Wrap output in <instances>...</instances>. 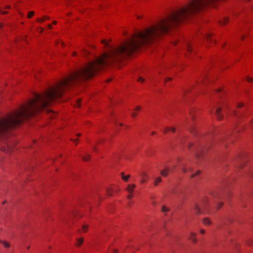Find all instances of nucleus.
<instances>
[{
    "instance_id": "1",
    "label": "nucleus",
    "mask_w": 253,
    "mask_h": 253,
    "mask_svg": "<svg viewBox=\"0 0 253 253\" xmlns=\"http://www.w3.org/2000/svg\"><path fill=\"white\" fill-rule=\"evenodd\" d=\"M222 109L225 111V112L227 113L229 108L227 104H223L222 105V108L220 107H219L216 109L215 114L216 116L217 119L219 120H221L223 119V116L221 115V112L222 110Z\"/></svg>"
},
{
    "instance_id": "2",
    "label": "nucleus",
    "mask_w": 253,
    "mask_h": 253,
    "mask_svg": "<svg viewBox=\"0 0 253 253\" xmlns=\"http://www.w3.org/2000/svg\"><path fill=\"white\" fill-rule=\"evenodd\" d=\"M173 171V168L171 169L170 168L167 167L165 168L164 170L161 171V174L163 176H167L168 174L171 172Z\"/></svg>"
},
{
    "instance_id": "3",
    "label": "nucleus",
    "mask_w": 253,
    "mask_h": 253,
    "mask_svg": "<svg viewBox=\"0 0 253 253\" xmlns=\"http://www.w3.org/2000/svg\"><path fill=\"white\" fill-rule=\"evenodd\" d=\"M140 176L141 177V183H142L145 182L148 179V175L145 172H142Z\"/></svg>"
},
{
    "instance_id": "4",
    "label": "nucleus",
    "mask_w": 253,
    "mask_h": 253,
    "mask_svg": "<svg viewBox=\"0 0 253 253\" xmlns=\"http://www.w3.org/2000/svg\"><path fill=\"white\" fill-rule=\"evenodd\" d=\"M135 187V185L134 184H129L128 185V186H127V187L126 188V190L128 192V193H132L134 188Z\"/></svg>"
},
{
    "instance_id": "5",
    "label": "nucleus",
    "mask_w": 253,
    "mask_h": 253,
    "mask_svg": "<svg viewBox=\"0 0 253 253\" xmlns=\"http://www.w3.org/2000/svg\"><path fill=\"white\" fill-rule=\"evenodd\" d=\"M141 110V107L138 106L135 108L133 112L131 114V116L133 118H135L137 116V113Z\"/></svg>"
},
{
    "instance_id": "6",
    "label": "nucleus",
    "mask_w": 253,
    "mask_h": 253,
    "mask_svg": "<svg viewBox=\"0 0 253 253\" xmlns=\"http://www.w3.org/2000/svg\"><path fill=\"white\" fill-rule=\"evenodd\" d=\"M88 225L87 224H83L82 227V229L78 230V232L79 234L81 233V232L83 233H85L88 229Z\"/></svg>"
},
{
    "instance_id": "7",
    "label": "nucleus",
    "mask_w": 253,
    "mask_h": 253,
    "mask_svg": "<svg viewBox=\"0 0 253 253\" xmlns=\"http://www.w3.org/2000/svg\"><path fill=\"white\" fill-rule=\"evenodd\" d=\"M2 151H5L7 153H11L12 152V148L9 146V144H7L6 147L3 146L1 148Z\"/></svg>"
},
{
    "instance_id": "8",
    "label": "nucleus",
    "mask_w": 253,
    "mask_h": 253,
    "mask_svg": "<svg viewBox=\"0 0 253 253\" xmlns=\"http://www.w3.org/2000/svg\"><path fill=\"white\" fill-rule=\"evenodd\" d=\"M175 131V128L174 127H166L164 130V133L167 134L169 131H171L172 133H174Z\"/></svg>"
},
{
    "instance_id": "9",
    "label": "nucleus",
    "mask_w": 253,
    "mask_h": 253,
    "mask_svg": "<svg viewBox=\"0 0 253 253\" xmlns=\"http://www.w3.org/2000/svg\"><path fill=\"white\" fill-rule=\"evenodd\" d=\"M248 33H249V30L248 29H246V30H244L243 32H242V34L241 36V40H242V41H244L247 35L248 34Z\"/></svg>"
},
{
    "instance_id": "10",
    "label": "nucleus",
    "mask_w": 253,
    "mask_h": 253,
    "mask_svg": "<svg viewBox=\"0 0 253 253\" xmlns=\"http://www.w3.org/2000/svg\"><path fill=\"white\" fill-rule=\"evenodd\" d=\"M184 46H185V48L187 51L191 52V43L189 42H186L184 43Z\"/></svg>"
},
{
    "instance_id": "11",
    "label": "nucleus",
    "mask_w": 253,
    "mask_h": 253,
    "mask_svg": "<svg viewBox=\"0 0 253 253\" xmlns=\"http://www.w3.org/2000/svg\"><path fill=\"white\" fill-rule=\"evenodd\" d=\"M202 222L203 224L205 226L210 225L211 224V221L210 219L208 217L204 218L203 219Z\"/></svg>"
},
{
    "instance_id": "12",
    "label": "nucleus",
    "mask_w": 253,
    "mask_h": 253,
    "mask_svg": "<svg viewBox=\"0 0 253 253\" xmlns=\"http://www.w3.org/2000/svg\"><path fill=\"white\" fill-rule=\"evenodd\" d=\"M189 239L192 240L193 242H196L197 240L196 239V234L193 232H191L190 235Z\"/></svg>"
},
{
    "instance_id": "13",
    "label": "nucleus",
    "mask_w": 253,
    "mask_h": 253,
    "mask_svg": "<svg viewBox=\"0 0 253 253\" xmlns=\"http://www.w3.org/2000/svg\"><path fill=\"white\" fill-rule=\"evenodd\" d=\"M229 22V18L228 17H224L222 20L220 21V24L224 25Z\"/></svg>"
},
{
    "instance_id": "14",
    "label": "nucleus",
    "mask_w": 253,
    "mask_h": 253,
    "mask_svg": "<svg viewBox=\"0 0 253 253\" xmlns=\"http://www.w3.org/2000/svg\"><path fill=\"white\" fill-rule=\"evenodd\" d=\"M84 239L82 238H78L76 241V246L79 247L83 243Z\"/></svg>"
},
{
    "instance_id": "15",
    "label": "nucleus",
    "mask_w": 253,
    "mask_h": 253,
    "mask_svg": "<svg viewBox=\"0 0 253 253\" xmlns=\"http://www.w3.org/2000/svg\"><path fill=\"white\" fill-rule=\"evenodd\" d=\"M49 19V17L44 16L42 18H39L37 19V22L42 23L46 20Z\"/></svg>"
},
{
    "instance_id": "16",
    "label": "nucleus",
    "mask_w": 253,
    "mask_h": 253,
    "mask_svg": "<svg viewBox=\"0 0 253 253\" xmlns=\"http://www.w3.org/2000/svg\"><path fill=\"white\" fill-rule=\"evenodd\" d=\"M212 34L209 33L206 35V40L208 42L210 43L211 41Z\"/></svg>"
},
{
    "instance_id": "17",
    "label": "nucleus",
    "mask_w": 253,
    "mask_h": 253,
    "mask_svg": "<svg viewBox=\"0 0 253 253\" xmlns=\"http://www.w3.org/2000/svg\"><path fill=\"white\" fill-rule=\"evenodd\" d=\"M81 99H78L76 101V103L74 104V106L75 108H78L80 107L81 106Z\"/></svg>"
},
{
    "instance_id": "18",
    "label": "nucleus",
    "mask_w": 253,
    "mask_h": 253,
    "mask_svg": "<svg viewBox=\"0 0 253 253\" xmlns=\"http://www.w3.org/2000/svg\"><path fill=\"white\" fill-rule=\"evenodd\" d=\"M122 178L125 181H127L128 178L130 177V175H127L126 176L124 175V173L123 172L121 173Z\"/></svg>"
},
{
    "instance_id": "19",
    "label": "nucleus",
    "mask_w": 253,
    "mask_h": 253,
    "mask_svg": "<svg viewBox=\"0 0 253 253\" xmlns=\"http://www.w3.org/2000/svg\"><path fill=\"white\" fill-rule=\"evenodd\" d=\"M162 181V179L160 177H158L156 178L155 182H154V185L155 186H157L159 183H160Z\"/></svg>"
},
{
    "instance_id": "20",
    "label": "nucleus",
    "mask_w": 253,
    "mask_h": 253,
    "mask_svg": "<svg viewBox=\"0 0 253 253\" xmlns=\"http://www.w3.org/2000/svg\"><path fill=\"white\" fill-rule=\"evenodd\" d=\"M82 54L84 56H87L89 54V52L86 49H83L82 51Z\"/></svg>"
},
{
    "instance_id": "21",
    "label": "nucleus",
    "mask_w": 253,
    "mask_h": 253,
    "mask_svg": "<svg viewBox=\"0 0 253 253\" xmlns=\"http://www.w3.org/2000/svg\"><path fill=\"white\" fill-rule=\"evenodd\" d=\"M90 155L88 154H86L85 156L83 157V160L84 161H87L90 159Z\"/></svg>"
},
{
    "instance_id": "22",
    "label": "nucleus",
    "mask_w": 253,
    "mask_h": 253,
    "mask_svg": "<svg viewBox=\"0 0 253 253\" xmlns=\"http://www.w3.org/2000/svg\"><path fill=\"white\" fill-rule=\"evenodd\" d=\"M34 13H35V12L33 11H30L28 13L27 18H29V19L31 18L34 16Z\"/></svg>"
},
{
    "instance_id": "23",
    "label": "nucleus",
    "mask_w": 253,
    "mask_h": 253,
    "mask_svg": "<svg viewBox=\"0 0 253 253\" xmlns=\"http://www.w3.org/2000/svg\"><path fill=\"white\" fill-rule=\"evenodd\" d=\"M201 173V171L200 170H197L196 172H195L194 173L192 174L191 175V178H193L194 177H195L196 176L200 174Z\"/></svg>"
},
{
    "instance_id": "24",
    "label": "nucleus",
    "mask_w": 253,
    "mask_h": 253,
    "mask_svg": "<svg viewBox=\"0 0 253 253\" xmlns=\"http://www.w3.org/2000/svg\"><path fill=\"white\" fill-rule=\"evenodd\" d=\"M102 44H104L105 46L107 47L108 46V42H107L106 40H102L101 41Z\"/></svg>"
},
{
    "instance_id": "25",
    "label": "nucleus",
    "mask_w": 253,
    "mask_h": 253,
    "mask_svg": "<svg viewBox=\"0 0 253 253\" xmlns=\"http://www.w3.org/2000/svg\"><path fill=\"white\" fill-rule=\"evenodd\" d=\"M163 212H167L168 211H169V209L168 208H167L166 207L163 206L162 207V210H161Z\"/></svg>"
},
{
    "instance_id": "26",
    "label": "nucleus",
    "mask_w": 253,
    "mask_h": 253,
    "mask_svg": "<svg viewBox=\"0 0 253 253\" xmlns=\"http://www.w3.org/2000/svg\"><path fill=\"white\" fill-rule=\"evenodd\" d=\"M112 190L110 188H108L106 190V194L108 196H111L112 195Z\"/></svg>"
},
{
    "instance_id": "27",
    "label": "nucleus",
    "mask_w": 253,
    "mask_h": 253,
    "mask_svg": "<svg viewBox=\"0 0 253 253\" xmlns=\"http://www.w3.org/2000/svg\"><path fill=\"white\" fill-rule=\"evenodd\" d=\"M137 81L141 83H142L145 81V79H144L142 77H139L137 79Z\"/></svg>"
},
{
    "instance_id": "28",
    "label": "nucleus",
    "mask_w": 253,
    "mask_h": 253,
    "mask_svg": "<svg viewBox=\"0 0 253 253\" xmlns=\"http://www.w3.org/2000/svg\"><path fill=\"white\" fill-rule=\"evenodd\" d=\"M2 245L5 248H8L9 247V244L7 242H3Z\"/></svg>"
},
{
    "instance_id": "29",
    "label": "nucleus",
    "mask_w": 253,
    "mask_h": 253,
    "mask_svg": "<svg viewBox=\"0 0 253 253\" xmlns=\"http://www.w3.org/2000/svg\"><path fill=\"white\" fill-rule=\"evenodd\" d=\"M37 31L38 32L42 33L43 32V29L41 27H39L37 28Z\"/></svg>"
},
{
    "instance_id": "30",
    "label": "nucleus",
    "mask_w": 253,
    "mask_h": 253,
    "mask_svg": "<svg viewBox=\"0 0 253 253\" xmlns=\"http://www.w3.org/2000/svg\"><path fill=\"white\" fill-rule=\"evenodd\" d=\"M134 197V195L132 193H129L127 198L128 199H131Z\"/></svg>"
},
{
    "instance_id": "31",
    "label": "nucleus",
    "mask_w": 253,
    "mask_h": 253,
    "mask_svg": "<svg viewBox=\"0 0 253 253\" xmlns=\"http://www.w3.org/2000/svg\"><path fill=\"white\" fill-rule=\"evenodd\" d=\"M195 210L196 212L197 213H199V212H200V210L199 209V208L198 206L197 205H196L195 206Z\"/></svg>"
},
{
    "instance_id": "32",
    "label": "nucleus",
    "mask_w": 253,
    "mask_h": 253,
    "mask_svg": "<svg viewBox=\"0 0 253 253\" xmlns=\"http://www.w3.org/2000/svg\"><path fill=\"white\" fill-rule=\"evenodd\" d=\"M244 103H243V102H240V103H239L237 104V107L238 108H241V107H242L244 106Z\"/></svg>"
},
{
    "instance_id": "33",
    "label": "nucleus",
    "mask_w": 253,
    "mask_h": 253,
    "mask_svg": "<svg viewBox=\"0 0 253 253\" xmlns=\"http://www.w3.org/2000/svg\"><path fill=\"white\" fill-rule=\"evenodd\" d=\"M247 82H248L249 83L253 82V78L248 77H247Z\"/></svg>"
},
{
    "instance_id": "34",
    "label": "nucleus",
    "mask_w": 253,
    "mask_h": 253,
    "mask_svg": "<svg viewBox=\"0 0 253 253\" xmlns=\"http://www.w3.org/2000/svg\"><path fill=\"white\" fill-rule=\"evenodd\" d=\"M203 154H204V150H202L201 152V154H197L196 156L198 158H200L203 155Z\"/></svg>"
},
{
    "instance_id": "35",
    "label": "nucleus",
    "mask_w": 253,
    "mask_h": 253,
    "mask_svg": "<svg viewBox=\"0 0 253 253\" xmlns=\"http://www.w3.org/2000/svg\"><path fill=\"white\" fill-rule=\"evenodd\" d=\"M172 80V78H170V77H169V78H167L165 79V84L168 82V81H171Z\"/></svg>"
},
{
    "instance_id": "36",
    "label": "nucleus",
    "mask_w": 253,
    "mask_h": 253,
    "mask_svg": "<svg viewBox=\"0 0 253 253\" xmlns=\"http://www.w3.org/2000/svg\"><path fill=\"white\" fill-rule=\"evenodd\" d=\"M223 205L222 202H220L217 205V209H219Z\"/></svg>"
},
{
    "instance_id": "37",
    "label": "nucleus",
    "mask_w": 253,
    "mask_h": 253,
    "mask_svg": "<svg viewBox=\"0 0 253 253\" xmlns=\"http://www.w3.org/2000/svg\"><path fill=\"white\" fill-rule=\"evenodd\" d=\"M118 251L117 249H113L112 250V253H118Z\"/></svg>"
},
{
    "instance_id": "38",
    "label": "nucleus",
    "mask_w": 253,
    "mask_h": 253,
    "mask_svg": "<svg viewBox=\"0 0 253 253\" xmlns=\"http://www.w3.org/2000/svg\"><path fill=\"white\" fill-rule=\"evenodd\" d=\"M7 12L6 11H5V10H4V11L1 10V11H0V13H1V14H5L7 13Z\"/></svg>"
},
{
    "instance_id": "39",
    "label": "nucleus",
    "mask_w": 253,
    "mask_h": 253,
    "mask_svg": "<svg viewBox=\"0 0 253 253\" xmlns=\"http://www.w3.org/2000/svg\"><path fill=\"white\" fill-rule=\"evenodd\" d=\"M47 28L48 29H51L52 28V25L50 24H48Z\"/></svg>"
},
{
    "instance_id": "40",
    "label": "nucleus",
    "mask_w": 253,
    "mask_h": 253,
    "mask_svg": "<svg viewBox=\"0 0 253 253\" xmlns=\"http://www.w3.org/2000/svg\"><path fill=\"white\" fill-rule=\"evenodd\" d=\"M201 234H204L205 233V230L204 229H201L200 231Z\"/></svg>"
},
{
    "instance_id": "41",
    "label": "nucleus",
    "mask_w": 253,
    "mask_h": 253,
    "mask_svg": "<svg viewBox=\"0 0 253 253\" xmlns=\"http://www.w3.org/2000/svg\"><path fill=\"white\" fill-rule=\"evenodd\" d=\"M73 56H76L77 55V53L75 51L73 52L72 53Z\"/></svg>"
},
{
    "instance_id": "42",
    "label": "nucleus",
    "mask_w": 253,
    "mask_h": 253,
    "mask_svg": "<svg viewBox=\"0 0 253 253\" xmlns=\"http://www.w3.org/2000/svg\"><path fill=\"white\" fill-rule=\"evenodd\" d=\"M73 141V142L76 143V144L77 145V141L78 140L77 139H73L72 140Z\"/></svg>"
},
{
    "instance_id": "43",
    "label": "nucleus",
    "mask_w": 253,
    "mask_h": 253,
    "mask_svg": "<svg viewBox=\"0 0 253 253\" xmlns=\"http://www.w3.org/2000/svg\"><path fill=\"white\" fill-rule=\"evenodd\" d=\"M178 41H175V42H174L173 44H174V45H177V44L178 43Z\"/></svg>"
},
{
    "instance_id": "44",
    "label": "nucleus",
    "mask_w": 253,
    "mask_h": 253,
    "mask_svg": "<svg viewBox=\"0 0 253 253\" xmlns=\"http://www.w3.org/2000/svg\"><path fill=\"white\" fill-rule=\"evenodd\" d=\"M251 126L253 127V120L252 121V122H251Z\"/></svg>"
},
{
    "instance_id": "45",
    "label": "nucleus",
    "mask_w": 253,
    "mask_h": 253,
    "mask_svg": "<svg viewBox=\"0 0 253 253\" xmlns=\"http://www.w3.org/2000/svg\"><path fill=\"white\" fill-rule=\"evenodd\" d=\"M50 113H51V115H52V116H55V115H56V114H55V113H54V112H52V111H51Z\"/></svg>"
},
{
    "instance_id": "46",
    "label": "nucleus",
    "mask_w": 253,
    "mask_h": 253,
    "mask_svg": "<svg viewBox=\"0 0 253 253\" xmlns=\"http://www.w3.org/2000/svg\"><path fill=\"white\" fill-rule=\"evenodd\" d=\"M190 132L191 133H192V134H193V133H194V130H192V129H191V128L190 129Z\"/></svg>"
},
{
    "instance_id": "47",
    "label": "nucleus",
    "mask_w": 253,
    "mask_h": 253,
    "mask_svg": "<svg viewBox=\"0 0 253 253\" xmlns=\"http://www.w3.org/2000/svg\"><path fill=\"white\" fill-rule=\"evenodd\" d=\"M9 8H10V6H9V5L6 6L5 8V9H8Z\"/></svg>"
},
{
    "instance_id": "48",
    "label": "nucleus",
    "mask_w": 253,
    "mask_h": 253,
    "mask_svg": "<svg viewBox=\"0 0 253 253\" xmlns=\"http://www.w3.org/2000/svg\"><path fill=\"white\" fill-rule=\"evenodd\" d=\"M182 171L183 172H186V169L185 168H183V169H182Z\"/></svg>"
},
{
    "instance_id": "49",
    "label": "nucleus",
    "mask_w": 253,
    "mask_h": 253,
    "mask_svg": "<svg viewBox=\"0 0 253 253\" xmlns=\"http://www.w3.org/2000/svg\"><path fill=\"white\" fill-rule=\"evenodd\" d=\"M52 23H53L54 25H55V24H56L57 22H56V21H53V22H52Z\"/></svg>"
},
{
    "instance_id": "50",
    "label": "nucleus",
    "mask_w": 253,
    "mask_h": 253,
    "mask_svg": "<svg viewBox=\"0 0 253 253\" xmlns=\"http://www.w3.org/2000/svg\"><path fill=\"white\" fill-rule=\"evenodd\" d=\"M77 136L78 137H79V136H81V134H80V133H77Z\"/></svg>"
},
{
    "instance_id": "51",
    "label": "nucleus",
    "mask_w": 253,
    "mask_h": 253,
    "mask_svg": "<svg viewBox=\"0 0 253 253\" xmlns=\"http://www.w3.org/2000/svg\"><path fill=\"white\" fill-rule=\"evenodd\" d=\"M233 113L234 114L235 116L236 115V113L235 111H233Z\"/></svg>"
},
{
    "instance_id": "52",
    "label": "nucleus",
    "mask_w": 253,
    "mask_h": 253,
    "mask_svg": "<svg viewBox=\"0 0 253 253\" xmlns=\"http://www.w3.org/2000/svg\"><path fill=\"white\" fill-rule=\"evenodd\" d=\"M155 133V132L153 131L152 132L151 135H153Z\"/></svg>"
},
{
    "instance_id": "53",
    "label": "nucleus",
    "mask_w": 253,
    "mask_h": 253,
    "mask_svg": "<svg viewBox=\"0 0 253 253\" xmlns=\"http://www.w3.org/2000/svg\"><path fill=\"white\" fill-rule=\"evenodd\" d=\"M159 75H161V74H162V72H161V71H159Z\"/></svg>"
},
{
    "instance_id": "54",
    "label": "nucleus",
    "mask_w": 253,
    "mask_h": 253,
    "mask_svg": "<svg viewBox=\"0 0 253 253\" xmlns=\"http://www.w3.org/2000/svg\"><path fill=\"white\" fill-rule=\"evenodd\" d=\"M2 24H0V28H2Z\"/></svg>"
},
{
    "instance_id": "55",
    "label": "nucleus",
    "mask_w": 253,
    "mask_h": 253,
    "mask_svg": "<svg viewBox=\"0 0 253 253\" xmlns=\"http://www.w3.org/2000/svg\"><path fill=\"white\" fill-rule=\"evenodd\" d=\"M120 126H123V124H122V123H120Z\"/></svg>"
},
{
    "instance_id": "56",
    "label": "nucleus",
    "mask_w": 253,
    "mask_h": 253,
    "mask_svg": "<svg viewBox=\"0 0 253 253\" xmlns=\"http://www.w3.org/2000/svg\"><path fill=\"white\" fill-rule=\"evenodd\" d=\"M221 89H218L217 91H218V92H220V91H221Z\"/></svg>"
},
{
    "instance_id": "57",
    "label": "nucleus",
    "mask_w": 253,
    "mask_h": 253,
    "mask_svg": "<svg viewBox=\"0 0 253 253\" xmlns=\"http://www.w3.org/2000/svg\"><path fill=\"white\" fill-rule=\"evenodd\" d=\"M191 146H192V144H190V145L189 146V148H190Z\"/></svg>"
},
{
    "instance_id": "58",
    "label": "nucleus",
    "mask_w": 253,
    "mask_h": 253,
    "mask_svg": "<svg viewBox=\"0 0 253 253\" xmlns=\"http://www.w3.org/2000/svg\"><path fill=\"white\" fill-rule=\"evenodd\" d=\"M54 117V116H50V117H53V118Z\"/></svg>"
}]
</instances>
